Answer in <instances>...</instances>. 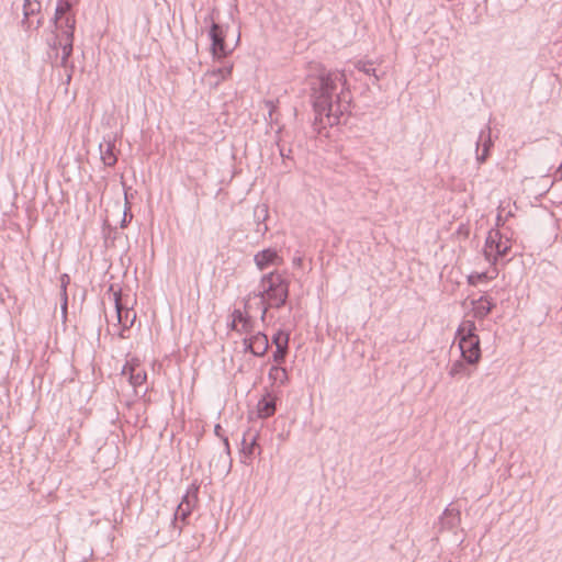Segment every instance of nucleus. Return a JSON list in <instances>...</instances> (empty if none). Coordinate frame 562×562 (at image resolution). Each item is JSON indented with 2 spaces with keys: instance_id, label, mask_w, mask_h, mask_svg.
I'll return each mask as SVG.
<instances>
[{
  "instance_id": "obj_23",
  "label": "nucleus",
  "mask_w": 562,
  "mask_h": 562,
  "mask_svg": "<svg viewBox=\"0 0 562 562\" xmlns=\"http://www.w3.org/2000/svg\"><path fill=\"white\" fill-rule=\"evenodd\" d=\"M255 217L257 218V233L265 234L268 231V226L265 224V221L268 217V209L266 205L257 206L255 209Z\"/></svg>"
},
{
  "instance_id": "obj_19",
  "label": "nucleus",
  "mask_w": 562,
  "mask_h": 562,
  "mask_svg": "<svg viewBox=\"0 0 562 562\" xmlns=\"http://www.w3.org/2000/svg\"><path fill=\"white\" fill-rule=\"evenodd\" d=\"M255 357H263L269 349V340L266 334L258 331L252 335Z\"/></svg>"
},
{
  "instance_id": "obj_9",
  "label": "nucleus",
  "mask_w": 562,
  "mask_h": 562,
  "mask_svg": "<svg viewBox=\"0 0 562 562\" xmlns=\"http://www.w3.org/2000/svg\"><path fill=\"white\" fill-rule=\"evenodd\" d=\"M493 140L491 137V130L481 131L476 142V160L480 165L484 164L491 155L493 147Z\"/></svg>"
},
{
  "instance_id": "obj_3",
  "label": "nucleus",
  "mask_w": 562,
  "mask_h": 562,
  "mask_svg": "<svg viewBox=\"0 0 562 562\" xmlns=\"http://www.w3.org/2000/svg\"><path fill=\"white\" fill-rule=\"evenodd\" d=\"M512 249L509 238L503 240V235L498 229H491L485 239L484 257L491 265H496L499 259H504Z\"/></svg>"
},
{
  "instance_id": "obj_45",
  "label": "nucleus",
  "mask_w": 562,
  "mask_h": 562,
  "mask_svg": "<svg viewBox=\"0 0 562 562\" xmlns=\"http://www.w3.org/2000/svg\"><path fill=\"white\" fill-rule=\"evenodd\" d=\"M42 23H43V22H42V18H41V19H38V20H37V22H36V29H37V27H40V26L42 25Z\"/></svg>"
},
{
  "instance_id": "obj_20",
  "label": "nucleus",
  "mask_w": 562,
  "mask_h": 562,
  "mask_svg": "<svg viewBox=\"0 0 562 562\" xmlns=\"http://www.w3.org/2000/svg\"><path fill=\"white\" fill-rule=\"evenodd\" d=\"M53 32L59 36H67L68 34L74 35L76 30V18L75 14H68L64 16L63 27H54Z\"/></svg>"
},
{
  "instance_id": "obj_46",
  "label": "nucleus",
  "mask_w": 562,
  "mask_h": 562,
  "mask_svg": "<svg viewBox=\"0 0 562 562\" xmlns=\"http://www.w3.org/2000/svg\"><path fill=\"white\" fill-rule=\"evenodd\" d=\"M282 128H283V127H282V126H280V127L278 128V131H277V134L281 133Z\"/></svg>"
},
{
  "instance_id": "obj_31",
  "label": "nucleus",
  "mask_w": 562,
  "mask_h": 562,
  "mask_svg": "<svg viewBox=\"0 0 562 562\" xmlns=\"http://www.w3.org/2000/svg\"><path fill=\"white\" fill-rule=\"evenodd\" d=\"M133 220V213L131 212V205L130 202L126 200L124 211H123V218L121 221L120 226L122 228L126 227Z\"/></svg>"
},
{
  "instance_id": "obj_21",
  "label": "nucleus",
  "mask_w": 562,
  "mask_h": 562,
  "mask_svg": "<svg viewBox=\"0 0 562 562\" xmlns=\"http://www.w3.org/2000/svg\"><path fill=\"white\" fill-rule=\"evenodd\" d=\"M268 376L273 382H279L280 385H286L290 381L286 369L280 366H272L269 370Z\"/></svg>"
},
{
  "instance_id": "obj_22",
  "label": "nucleus",
  "mask_w": 562,
  "mask_h": 562,
  "mask_svg": "<svg viewBox=\"0 0 562 562\" xmlns=\"http://www.w3.org/2000/svg\"><path fill=\"white\" fill-rule=\"evenodd\" d=\"M199 488L200 485L196 482L190 484V486L187 490V493L182 496L180 504L194 508L198 503Z\"/></svg>"
},
{
  "instance_id": "obj_18",
  "label": "nucleus",
  "mask_w": 562,
  "mask_h": 562,
  "mask_svg": "<svg viewBox=\"0 0 562 562\" xmlns=\"http://www.w3.org/2000/svg\"><path fill=\"white\" fill-rule=\"evenodd\" d=\"M41 3L36 0H24V3H23V13H24V19L22 21L23 25H26L27 29L31 27L32 25V21L30 20V18L32 15H35L37 13L41 12Z\"/></svg>"
},
{
  "instance_id": "obj_10",
  "label": "nucleus",
  "mask_w": 562,
  "mask_h": 562,
  "mask_svg": "<svg viewBox=\"0 0 562 562\" xmlns=\"http://www.w3.org/2000/svg\"><path fill=\"white\" fill-rule=\"evenodd\" d=\"M50 48L55 50V57L58 58V49L61 48V56L70 58L74 52V35L59 36L53 32V38L48 42Z\"/></svg>"
},
{
  "instance_id": "obj_36",
  "label": "nucleus",
  "mask_w": 562,
  "mask_h": 562,
  "mask_svg": "<svg viewBox=\"0 0 562 562\" xmlns=\"http://www.w3.org/2000/svg\"><path fill=\"white\" fill-rule=\"evenodd\" d=\"M248 314L243 313L240 310L235 308L232 313L233 323L240 324Z\"/></svg>"
},
{
  "instance_id": "obj_44",
  "label": "nucleus",
  "mask_w": 562,
  "mask_h": 562,
  "mask_svg": "<svg viewBox=\"0 0 562 562\" xmlns=\"http://www.w3.org/2000/svg\"><path fill=\"white\" fill-rule=\"evenodd\" d=\"M293 263H294V266H301L302 265V258H300V257L299 258H294L293 259Z\"/></svg>"
},
{
  "instance_id": "obj_42",
  "label": "nucleus",
  "mask_w": 562,
  "mask_h": 562,
  "mask_svg": "<svg viewBox=\"0 0 562 562\" xmlns=\"http://www.w3.org/2000/svg\"><path fill=\"white\" fill-rule=\"evenodd\" d=\"M223 443L225 446V450L227 452V454L229 456L231 454V447H229V441H228V437L227 436H223Z\"/></svg>"
},
{
  "instance_id": "obj_40",
  "label": "nucleus",
  "mask_w": 562,
  "mask_h": 562,
  "mask_svg": "<svg viewBox=\"0 0 562 562\" xmlns=\"http://www.w3.org/2000/svg\"><path fill=\"white\" fill-rule=\"evenodd\" d=\"M70 283V277L67 273L60 276V291H67V285Z\"/></svg>"
},
{
  "instance_id": "obj_5",
  "label": "nucleus",
  "mask_w": 562,
  "mask_h": 562,
  "mask_svg": "<svg viewBox=\"0 0 562 562\" xmlns=\"http://www.w3.org/2000/svg\"><path fill=\"white\" fill-rule=\"evenodd\" d=\"M461 358L468 364H477L482 358L480 337H463L458 339Z\"/></svg>"
},
{
  "instance_id": "obj_14",
  "label": "nucleus",
  "mask_w": 562,
  "mask_h": 562,
  "mask_svg": "<svg viewBox=\"0 0 562 562\" xmlns=\"http://www.w3.org/2000/svg\"><path fill=\"white\" fill-rule=\"evenodd\" d=\"M99 149L101 159L104 165L108 167H113L117 161V156L114 153L115 138H104V142L100 144Z\"/></svg>"
},
{
  "instance_id": "obj_25",
  "label": "nucleus",
  "mask_w": 562,
  "mask_h": 562,
  "mask_svg": "<svg viewBox=\"0 0 562 562\" xmlns=\"http://www.w3.org/2000/svg\"><path fill=\"white\" fill-rule=\"evenodd\" d=\"M288 352H289V345H279L277 344L276 346V350L272 355V359L276 363L281 364L285 361L286 359V356H288Z\"/></svg>"
},
{
  "instance_id": "obj_37",
  "label": "nucleus",
  "mask_w": 562,
  "mask_h": 562,
  "mask_svg": "<svg viewBox=\"0 0 562 562\" xmlns=\"http://www.w3.org/2000/svg\"><path fill=\"white\" fill-rule=\"evenodd\" d=\"M216 15H218V11L214 8L205 18H204V23L205 24H220L218 22L215 21L216 19Z\"/></svg>"
},
{
  "instance_id": "obj_30",
  "label": "nucleus",
  "mask_w": 562,
  "mask_h": 562,
  "mask_svg": "<svg viewBox=\"0 0 562 562\" xmlns=\"http://www.w3.org/2000/svg\"><path fill=\"white\" fill-rule=\"evenodd\" d=\"M239 325H240V327L238 329L239 334H243V333L244 334H250L254 330L255 322H254V319L251 318L250 315H247L245 317V319Z\"/></svg>"
},
{
  "instance_id": "obj_13",
  "label": "nucleus",
  "mask_w": 562,
  "mask_h": 562,
  "mask_svg": "<svg viewBox=\"0 0 562 562\" xmlns=\"http://www.w3.org/2000/svg\"><path fill=\"white\" fill-rule=\"evenodd\" d=\"M474 316L484 319L496 306V303L488 295H482L472 301Z\"/></svg>"
},
{
  "instance_id": "obj_29",
  "label": "nucleus",
  "mask_w": 562,
  "mask_h": 562,
  "mask_svg": "<svg viewBox=\"0 0 562 562\" xmlns=\"http://www.w3.org/2000/svg\"><path fill=\"white\" fill-rule=\"evenodd\" d=\"M289 341H290V334L288 331L280 329L272 336V344L274 346H277V344L289 345Z\"/></svg>"
},
{
  "instance_id": "obj_12",
  "label": "nucleus",
  "mask_w": 562,
  "mask_h": 562,
  "mask_svg": "<svg viewBox=\"0 0 562 562\" xmlns=\"http://www.w3.org/2000/svg\"><path fill=\"white\" fill-rule=\"evenodd\" d=\"M461 522L460 509L453 507L451 504L445 509L440 517V525L442 529L454 530Z\"/></svg>"
},
{
  "instance_id": "obj_35",
  "label": "nucleus",
  "mask_w": 562,
  "mask_h": 562,
  "mask_svg": "<svg viewBox=\"0 0 562 562\" xmlns=\"http://www.w3.org/2000/svg\"><path fill=\"white\" fill-rule=\"evenodd\" d=\"M252 335L243 339L244 351L255 356Z\"/></svg>"
},
{
  "instance_id": "obj_8",
  "label": "nucleus",
  "mask_w": 562,
  "mask_h": 562,
  "mask_svg": "<svg viewBox=\"0 0 562 562\" xmlns=\"http://www.w3.org/2000/svg\"><path fill=\"white\" fill-rule=\"evenodd\" d=\"M279 398L278 396L266 392L257 404V417L260 419H267L273 416L277 412Z\"/></svg>"
},
{
  "instance_id": "obj_33",
  "label": "nucleus",
  "mask_w": 562,
  "mask_h": 562,
  "mask_svg": "<svg viewBox=\"0 0 562 562\" xmlns=\"http://www.w3.org/2000/svg\"><path fill=\"white\" fill-rule=\"evenodd\" d=\"M277 146L279 148L280 156L283 159V164L286 166V160H291V161L293 160L292 149L285 148V146L281 145L279 140L277 142Z\"/></svg>"
},
{
  "instance_id": "obj_17",
  "label": "nucleus",
  "mask_w": 562,
  "mask_h": 562,
  "mask_svg": "<svg viewBox=\"0 0 562 562\" xmlns=\"http://www.w3.org/2000/svg\"><path fill=\"white\" fill-rule=\"evenodd\" d=\"M476 364H473L475 367ZM472 364H468L465 360H457L454 361L451 367L449 368V375L451 378H470L473 373V370L471 369Z\"/></svg>"
},
{
  "instance_id": "obj_27",
  "label": "nucleus",
  "mask_w": 562,
  "mask_h": 562,
  "mask_svg": "<svg viewBox=\"0 0 562 562\" xmlns=\"http://www.w3.org/2000/svg\"><path fill=\"white\" fill-rule=\"evenodd\" d=\"M59 66L66 69V79H65V83H66V85H69V83H70V81H71V78H72L74 70H75V66H74V64H71V63L69 61V58H68V57L61 56V57H60Z\"/></svg>"
},
{
  "instance_id": "obj_2",
  "label": "nucleus",
  "mask_w": 562,
  "mask_h": 562,
  "mask_svg": "<svg viewBox=\"0 0 562 562\" xmlns=\"http://www.w3.org/2000/svg\"><path fill=\"white\" fill-rule=\"evenodd\" d=\"M259 296L268 304L263 307L261 318L263 319L269 308H281L285 306L290 294V280L285 272L278 270L266 273L260 279Z\"/></svg>"
},
{
  "instance_id": "obj_32",
  "label": "nucleus",
  "mask_w": 562,
  "mask_h": 562,
  "mask_svg": "<svg viewBox=\"0 0 562 562\" xmlns=\"http://www.w3.org/2000/svg\"><path fill=\"white\" fill-rule=\"evenodd\" d=\"M358 69L363 71L366 75L373 76L375 80H379L375 68L371 63H359Z\"/></svg>"
},
{
  "instance_id": "obj_6",
  "label": "nucleus",
  "mask_w": 562,
  "mask_h": 562,
  "mask_svg": "<svg viewBox=\"0 0 562 562\" xmlns=\"http://www.w3.org/2000/svg\"><path fill=\"white\" fill-rule=\"evenodd\" d=\"M113 299L116 310L117 322L122 327L120 337L125 338L124 331L133 327L136 321V313L121 303V290L115 291L113 293Z\"/></svg>"
},
{
  "instance_id": "obj_26",
  "label": "nucleus",
  "mask_w": 562,
  "mask_h": 562,
  "mask_svg": "<svg viewBox=\"0 0 562 562\" xmlns=\"http://www.w3.org/2000/svg\"><path fill=\"white\" fill-rule=\"evenodd\" d=\"M146 380H147L146 371L139 370L137 368L135 372H131L128 382L131 383V385H133L135 389H137L138 386L144 384L146 382Z\"/></svg>"
},
{
  "instance_id": "obj_15",
  "label": "nucleus",
  "mask_w": 562,
  "mask_h": 562,
  "mask_svg": "<svg viewBox=\"0 0 562 562\" xmlns=\"http://www.w3.org/2000/svg\"><path fill=\"white\" fill-rule=\"evenodd\" d=\"M78 0H59L55 10V14L52 19L54 27H63V20L65 15L74 14L72 7Z\"/></svg>"
},
{
  "instance_id": "obj_24",
  "label": "nucleus",
  "mask_w": 562,
  "mask_h": 562,
  "mask_svg": "<svg viewBox=\"0 0 562 562\" xmlns=\"http://www.w3.org/2000/svg\"><path fill=\"white\" fill-rule=\"evenodd\" d=\"M476 326L473 321H463L457 329L456 338L459 339L461 336L463 337H474L476 335Z\"/></svg>"
},
{
  "instance_id": "obj_39",
  "label": "nucleus",
  "mask_w": 562,
  "mask_h": 562,
  "mask_svg": "<svg viewBox=\"0 0 562 562\" xmlns=\"http://www.w3.org/2000/svg\"><path fill=\"white\" fill-rule=\"evenodd\" d=\"M60 301H61V311L63 314H67V307H68V296L67 291H60Z\"/></svg>"
},
{
  "instance_id": "obj_11",
  "label": "nucleus",
  "mask_w": 562,
  "mask_h": 562,
  "mask_svg": "<svg viewBox=\"0 0 562 562\" xmlns=\"http://www.w3.org/2000/svg\"><path fill=\"white\" fill-rule=\"evenodd\" d=\"M258 438L259 434L257 432L255 436L251 437L250 441H247L246 435L243 438L241 441V462L245 464H249L255 457L256 451H258V454L261 453V448L258 445Z\"/></svg>"
},
{
  "instance_id": "obj_7",
  "label": "nucleus",
  "mask_w": 562,
  "mask_h": 562,
  "mask_svg": "<svg viewBox=\"0 0 562 562\" xmlns=\"http://www.w3.org/2000/svg\"><path fill=\"white\" fill-rule=\"evenodd\" d=\"M254 261L259 270H265L271 266H280L283 262L282 257L273 248H267L257 252Z\"/></svg>"
},
{
  "instance_id": "obj_4",
  "label": "nucleus",
  "mask_w": 562,
  "mask_h": 562,
  "mask_svg": "<svg viewBox=\"0 0 562 562\" xmlns=\"http://www.w3.org/2000/svg\"><path fill=\"white\" fill-rule=\"evenodd\" d=\"M226 30L222 24H211L209 27L211 53L215 58H224L231 53L225 41Z\"/></svg>"
},
{
  "instance_id": "obj_16",
  "label": "nucleus",
  "mask_w": 562,
  "mask_h": 562,
  "mask_svg": "<svg viewBox=\"0 0 562 562\" xmlns=\"http://www.w3.org/2000/svg\"><path fill=\"white\" fill-rule=\"evenodd\" d=\"M192 510L193 507L184 506L181 504L178 505L171 524L175 528L178 529L179 533H181L183 525L188 524V518L190 517Z\"/></svg>"
},
{
  "instance_id": "obj_38",
  "label": "nucleus",
  "mask_w": 562,
  "mask_h": 562,
  "mask_svg": "<svg viewBox=\"0 0 562 562\" xmlns=\"http://www.w3.org/2000/svg\"><path fill=\"white\" fill-rule=\"evenodd\" d=\"M137 369V366H134L130 362H126L123 368H122V375H127L128 378L131 376V372H135Z\"/></svg>"
},
{
  "instance_id": "obj_1",
  "label": "nucleus",
  "mask_w": 562,
  "mask_h": 562,
  "mask_svg": "<svg viewBox=\"0 0 562 562\" xmlns=\"http://www.w3.org/2000/svg\"><path fill=\"white\" fill-rule=\"evenodd\" d=\"M311 99L315 112V123H323V116H334L338 123L339 115L347 111L350 104L347 79L344 72L323 69L318 76L310 79Z\"/></svg>"
},
{
  "instance_id": "obj_41",
  "label": "nucleus",
  "mask_w": 562,
  "mask_h": 562,
  "mask_svg": "<svg viewBox=\"0 0 562 562\" xmlns=\"http://www.w3.org/2000/svg\"><path fill=\"white\" fill-rule=\"evenodd\" d=\"M214 432H215V435H216L218 438H221L222 440H223V436H226V435L224 434V430H223V428H222V426H221L220 424L215 425Z\"/></svg>"
},
{
  "instance_id": "obj_34",
  "label": "nucleus",
  "mask_w": 562,
  "mask_h": 562,
  "mask_svg": "<svg viewBox=\"0 0 562 562\" xmlns=\"http://www.w3.org/2000/svg\"><path fill=\"white\" fill-rule=\"evenodd\" d=\"M487 279V276L485 272H482V273H475V274H470L468 277V283L470 285H475L479 281H483Z\"/></svg>"
},
{
  "instance_id": "obj_28",
  "label": "nucleus",
  "mask_w": 562,
  "mask_h": 562,
  "mask_svg": "<svg viewBox=\"0 0 562 562\" xmlns=\"http://www.w3.org/2000/svg\"><path fill=\"white\" fill-rule=\"evenodd\" d=\"M265 106L268 109V117H266L267 121H269L270 124H278V119H274V113L277 112V104L272 100H265Z\"/></svg>"
},
{
  "instance_id": "obj_43",
  "label": "nucleus",
  "mask_w": 562,
  "mask_h": 562,
  "mask_svg": "<svg viewBox=\"0 0 562 562\" xmlns=\"http://www.w3.org/2000/svg\"><path fill=\"white\" fill-rule=\"evenodd\" d=\"M231 330H234V331H237L238 333V329H239V324L237 323H233V321L231 322V324L228 325Z\"/></svg>"
}]
</instances>
